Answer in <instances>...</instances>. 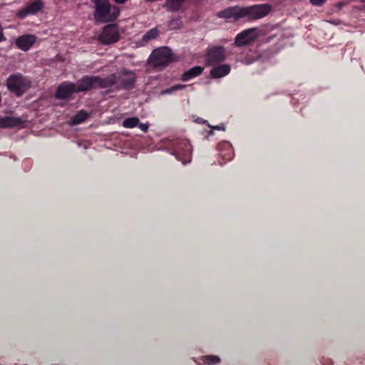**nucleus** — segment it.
<instances>
[{
	"label": "nucleus",
	"instance_id": "obj_14",
	"mask_svg": "<svg viewBox=\"0 0 365 365\" xmlns=\"http://www.w3.org/2000/svg\"><path fill=\"white\" fill-rule=\"evenodd\" d=\"M24 121L18 117H3L0 118V128H13L21 126Z\"/></svg>",
	"mask_w": 365,
	"mask_h": 365
},
{
	"label": "nucleus",
	"instance_id": "obj_4",
	"mask_svg": "<svg viewBox=\"0 0 365 365\" xmlns=\"http://www.w3.org/2000/svg\"><path fill=\"white\" fill-rule=\"evenodd\" d=\"M6 87L15 96L21 97L31 87V82L26 78L22 76L21 73H16L10 75L7 78Z\"/></svg>",
	"mask_w": 365,
	"mask_h": 365
},
{
	"label": "nucleus",
	"instance_id": "obj_27",
	"mask_svg": "<svg viewBox=\"0 0 365 365\" xmlns=\"http://www.w3.org/2000/svg\"><path fill=\"white\" fill-rule=\"evenodd\" d=\"M113 1L117 4H123L127 1V0H113Z\"/></svg>",
	"mask_w": 365,
	"mask_h": 365
},
{
	"label": "nucleus",
	"instance_id": "obj_29",
	"mask_svg": "<svg viewBox=\"0 0 365 365\" xmlns=\"http://www.w3.org/2000/svg\"><path fill=\"white\" fill-rule=\"evenodd\" d=\"M215 130H224V126L223 125H217L214 128H212Z\"/></svg>",
	"mask_w": 365,
	"mask_h": 365
},
{
	"label": "nucleus",
	"instance_id": "obj_3",
	"mask_svg": "<svg viewBox=\"0 0 365 365\" xmlns=\"http://www.w3.org/2000/svg\"><path fill=\"white\" fill-rule=\"evenodd\" d=\"M95 12L93 18L97 23H110L119 16V9L112 6L108 0H93Z\"/></svg>",
	"mask_w": 365,
	"mask_h": 365
},
{
	"label": "nucleus",
	"instance_id": "obj_18",
	"mask_svg": "<svg viewBox=\"0 0 365 365\" xmlns=\"http://www.w3.org/2000/svg\"><path fill=\"white\" fill-rule=\"evenodd\" d=\"M88 117L89 113L85 110H78V113L71 118V123L73 125H79L85 122Z\"/></svg>",
	"mask_w": 365,
	"mask_h": 365
},
{
	"label": "nucleus",
	"instance_id": "obj_26",
	"mask_svg": "<svg viewBox=\"0 0 365 365\" xmlns=\"http://www.w3.org/2000/svg\"><path fill=\"white\" fill-rule=\"evenodd\" d=\"M5 41V37L3 36V29L0 26V42Z\"/></svg>",
	"mask_w": 365,
	"mask_h": 365
},
{
	"label": "nucleus",
	"instance_id": "obj_1",
	"mask_svg": "<svg viewBox=\"0 0 365 365\" xmlns=\"http://www.w3.org/2000/svg\"><path fill=\"white\" fill-rule=\"evenodd\" d=\"M272 6L268 4H257L249 6H229L217 13V17L229 22H237L241 19L252 21L267 16Z\"/></svg>",
	"mask_w": 365,
	"mask_h": 365
},
{
	"label": "nucleus",
	"instance_id": "obj_21",
	"mask_svg": "<svg viewBox=\"0 0 365 365\" xmlns=\"http://www.w3.org/2000/svg\"><path fill=\"white\" fill-rule=\"evenodd\" d=\"M158 36V30L156 29H153L148 32L145 33L144 36H143V41L148 42L151 41L153 38H155Z\"/></svg>",
	"mask_w": 365,
	"mask_h": 365
},
{
	"label": "nucleus",
	"instance_id": "obj_28",
	"mask_svg": "<svg viewBox=\"0 0 365 365\" xmlns=\"http://www.w3.org/2000/svg\"><path fill=\"white\" fill-rule=\"evenodd\" d=\"M344 6V2H339L336 4V7L339 8V9H342V7Z\"/></svg>",
	"mask_w": 365,
	"mask_h": 365
},
{
	"label": "nucleus",
	"instance_id": "obj_32",
	"mask_svg": "<svg viewBox=\"0 0 365 365\" xmlns=\"http://www.w3.org/2000/svg\"><path fill=\"white\" fill-rule=\"evenodd\" d=\"M360 1H361V2H365V0H360Z\"/></svg>",
	"mask_w": 365,
	"mask_h": 365
},
{
	"label": "nucleus",
	"instance_id": "obj_9",
	"mask_svg": "<svg viewBox=\"0 0 365 365\" xmlns=\"http://www.w3.org/2000/svg\"><path fill=\"white\" fill-rule=\"evenodd\" d=\"M98 39H100L101 43L105 45L117 42L119 39V33H118L115 25L110 24L106 26V27L103 29L101 34L98 36Z\"/></svg>",
	"mask_w": 365,
	"mask_h": 365
},
{
	"label": "nucleus",
	"instance_id": "obj_24",
	"mask_svg": "<svg viewBox=\"0 0 365 365\" xmlns=\"http://www.w3.org/2000/svg\"><path fill=\"white\" fill-rule=\"evenodd\" d=\"M324 2H326V0H309V3H311L312 6L319 7L322 6Z\"/></svg>",
	"mask_w": 365,
	"mask_h": 365
},
{
	"label": "nucleus",
	"instance_id": "obj_19",
	"mask_svg": "<svg viewBox=\"0 0 365 365\" xmlns=\"http://www.w3.org/2000/svg\"><path fill=\"white\" fill-rule=\"evenodd\" d=\"M218 149L226 150V153H220L222 158H225V160H230L233 157V151H232L230 143L224 142L218 144Z\"/></svg>",
	"mask_w": 365,
	"mask_h": 365
},
{
	"label": "nucleus",
	"instance_id": "obj_22",
	"mask_svg": "<svg viewBox=\"0 0 365 365\" xmlns=\"http://www.w3.org/2000/svg\"><path fill=\"white\" fill-rule=\"evenodd\" d=\"M220 361L219 357L215 356H207L203 359V362L207 365H215L219 364Z\"/></svg>",
	"mask_w": 365,
	"mask_h": 365
},
{
	"label": "nucleus",
	"instance_id": "obj_11",
	"mask_svg": "<svg viewBox=\"0 0 365 365\" xmlns=\"http://www.w3.org/2000/svg\"><path fill=\"white\" fill-rule=\"evenodd\" d=\"M256 29H249L245 30L237 35L235 37V45L238 47H242L248 45L250 43L253 41L256 36L255 35Z\"/></svg>",
	"mask_w": 365,
	"mask_h": 365
},
{
	"label": "nucleus",
	"instance_id": "obj_2",
	"mask_svg": "<svg viewBox=\"0 0 365 365\" xmlns=\"http://www.w3.org/2000/svg\"><path fill=\"white\" fill-rule=\"evenodd\" d=\"M75 86L78 91L111 88L114 86V76L101 78L96 76H84L78 80Z\"/></svg>",
	"mask_w": 365,
	"mask_h": 365
},
{
	"label": "nucleus",
	"instance_id": "obj_17",
	"mask_svg": "<svg viewBox=\"0 0 365 365\" xmlns=\"http://www.w3.org/2000/svg\"><path fill=\"white\" fill-rule=\"evenodd\" d=\"M185 0H166L165 1V8L168 11L176 12L179 11Z\"/></svg>",
	"mask_w": 365,
	"mask_h": 365
},
{
	"label": "nucleus",
	"instance_id": "obj_7",
	"mask_svg": "<svg viewBox=\"0 0 365 365\" xmlns=\"http://www.w3.org/2000/svg\"><path fill=\"white\" fill-rule=\"evenodd\" d=\"M225 59V48L223 46H215L207 48L206 52V64L209 66L219 64Z\"/></svg>",
	"mask_w": 365,
	"mask_h": 365
},
{
	"label": "nucleus",
	"instance_id": "obj_8",
	"mask_svg": "<svg viewBox=\"0 0 365 365\" xmlns=\"http://www.w3.org/2000/svg\"><path fill=\"white\" fill-rule=\"evenodd\" d=\"M88 91H78L74 83L70 81H65L59 84L56 92H55V98L58 100H67L73 94L76 93H86Z\"/></svg>",
	"mask_w": 365,
	"mask_h": 365
},
{
	"label": "nucleus",
	"instance_id": "obj_12",
	"mask_svg": "<svg viewBox=\"0 0 365 365\" xmlns=\"http://www.w3.org/2000/svg\"><path fill=\"white\" fill-rule=\"evenodd\" d=\"M43 8V4L40 0H36L30 3L18 11V17L24 19L29 15H34L41 11Z\"/></svg>",
	"mask_w": 365,
	"mask_h": 365
},
{
	"label": "nucleus",
	"instance_id": "obj_10",
	"mask_svg": "<svg viewBox=\"0 0 365 365\" xmlns=\"http://www.w3.org/2000/svg\"><path fill=\"white\" fill-rule=\"evenodd\" d=\"M174 155L183 165L190 163V160H191V144L186 140L180 142V144L175 148Z\"/></svg>",
	"mask_w": 365,
	"mask_h": 365
},
{
	"label": "nucleus",
	"instance_id": "obj_6",
	"mask_svg": "<svg viewBox=\"0 0 365 365\" xmlns=\"http://www.w3.org/2000/svg\"><path fill=\"white\" fill-rule=\"evenodd\" d=\"M172 61L173 53L166 47L154 50L150 57H149V64L153 68H165Z\"/></svg>",
	"mask_w": 365,
	"mask_h": 365
},
{
	"label": "nucleus",
	"instance_id": "obj_15",
	"mask_svg": "<svg viewBox=\"0 0 365 365\" xmlns=\"http://www.w3.org/2000/svg\"><path fill=\"white\" fill-rule=\"evenodd\" d=\"M230 67L229 64H220L210 70V76L213 78H220L230 73Z\"/></svg>",
	"mask_w": 365,
	"mask_h": 365
},
{
	"label": "nucleus",
	"instance_id": "obj_20",
	"mask_svg": "<svg viewBox=\"0 0 365 365\" xmlns=\"http://www.w3.org/2000/svg\"><path fill=\"white\" fill-rule=\"evenodd\" d=\"M139 119L136 117H128L123 120V127L125 128H134L135 126L140 125Z\"/></svg>",
	"mask_w": 365,
	"mask_h": 365
},
{
	"label": "nucleus",
	"instance_id": "obj_25",
	"mask_svg": "<svg viewBox=\"0 0 365 365\" xmlns=\"http://www.w3.org/2000/svg\"><path fill=\"white\" fill-rule=\"evenodd\" d=\"M135 127H138L141 131L144 132L145 133H147V130H148V123H141Z\"/></svg>",
	"mask_w": 365,
	"mask_h": 365
},
{
	"label": "nucleus",
	"instance_id": "obj_30",
	"mask_svg": "<svg viewBox=\"0 0 365 365\" xmlns=\"http://www.w3.org/2000/svg\"><path fill=\"white\" fill-rule=\"evenodd\" d=\"M158 0H145V1L146 2H154V1H157Z\"/></svg>",
	"mask_w": 365,
	"mask_h": 365
},
{
	"label": "nucleus",
	"instance_id": "obj_31",
	"mask_svg": "<svg viewBox=\"0 0 365 365\" xmlns=\"http://www.w3.org/2000/svg\"><path fill=\"white\" fill-rule=\"evenodd\" d=\"M0 103H1V95H0Z\"/></svg>",
	"mask_w": 365,
	"mask_h": 365
},
{
	"label": "nucleus",
	"instance_id": "obj_23",
	"mask_svg": "<svg viewBox=\"0 0 365 365\" xmlns=\"http://www.w3.org/2000/svg\"><path fill=\"white\" fill-rule=\"evenodd\" d=\"M185 88V84H176L166 90V93H171L177 91H181Z\"/></svg>",
	"mask_w": 365,
	"mask_h": 365
},
{
	"label": "nucleus",
	"instance_id": "obj_13",
	"mask_svg": "<svg viewBox=\"0 0 365 365\" xmlns=\"http://www.w3.org/2000/svg\"><path fill=\"white\" fill-rule=\"evenodd\" d=\"M35 36L31 34L22 35L15 40V46L22 51H28L36 42Z\"/></svg>",
	"mask_w": 365,
	"mask_h": 365
},
{
	"label": "nucleus",
	"instance_id": "obj_5",
	"mask_svg": "<svg viewBox=\"0 0 365 365\" xmlns=\"http://www.w3.org/2000/svg\"><path fill=\"white\" fill-rule=\"evenodd\" d=\"M111 77H115V86L117 90L131 91L134 88L135 73L133 71L124 68L121 71L110 74L106 78Z\"/></svg>",
	"mask_w": 365,
	"mask_h": 365
},
{
	"label": "nucleus",
	"instance_id": "obj_16",
	"mask_svg": "<svg viewBox=\"0 0 365 365\" xmlns=\"http://www.w3.org/2000/svg\"><path fill=\"white\" fill-rule=\"evenodd\" d=\"M203 69L204 68L200 66H196L192 68H189V70L183 72V73L181 74V77H180V79H181L182 82H187L191 79L200 76L202 74Z\"/></svg>",
	"mask_w": 365,
	"mask_h": 365
}]
</instances>
